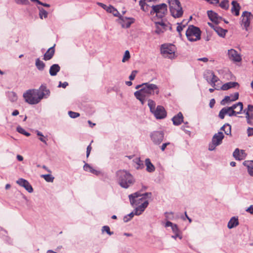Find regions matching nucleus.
Here are the masks:
<instances>
[{"mask_svg": "<svg viewBox=\"0 0 253 253\" xmlns=\"http://www.w3.org/2000/svg\"><path fill=\"white\" fill-rule=\"evenodd\" d=\"M151 195V193L141 194L138 192L129 195L131 205L133 206H137L135 209V213L136 215H140L147 207L149 199H150Z\"/></svg>", "mask_w": 253, "mask_h": 253, "instance_id": "obj_1", "label": "nucleus"}, {"mask_svg": "<svg viewBox=\"0 0 253 253\" xmlns=\"http://www.w3.org/2000/svg\"><path fill=\"white\" fill-rule=\"evenodd\" d=\"M140 89L135 91L134 93L135 97L139 100L143 105L147 97L150 96L158 95L160 92L159 87L155 84L149 83H143L136 86V89Z\"/></svg>", "mask_w": 253, "mask_h": 253, "instance_id": "obj_2", "label": "nucleus"}, {"mask_svg": "<svg viewBox=\"0 0 253 253\" xmlns=\"http://www.w3.org/2000/svg\"><path fill=\"white\" fill-rule=\"evenodd\" d=\"M49 90L44 86H41L40 90L29 89L23 94L26 102L30 104H37L45 96L49 95Z\"/></svg>", "mask_w": 253, "mask_h": 253, "instance_id": "obj_3", "label": "nucleus"}, {"mask_svg": "<svg viewBox=\"0 0 253 253\" xmlns=\"http://www.w3.org/2000/svg\"><path fill=\"white\" fill-rule=\"evenodd\" d=\"M116 180L120 186L127 189L135 183V178L128 171L124 169L118 170L116 173Z\"/></svg>", "mask_w": 253, "mask_h": 253, "instance_id": "obj_4", "label": "nucleus"}, {"mask_svg": "<svg viewBox=\"0 0 253 253\" xmlns=\"http://www.w3.org/2000/svg\"><path fill=\"white\" fill-rule=\"evenodd\" d=\"M169 10L171 15L174 18L181 17L183 13L179 0H169Z\"/></svg>", "mask_w": 253, "mask_h": 253, "instance_id": "obj_5", "label": "nucleus"}, {"mask_svg": "<svg viewBox=\"0 0 253 253\" xmlns=\"http://www.w3.org/2000/svg\"><path fill=\"white\" fill-rule=\"evenodd\" d=\"M201 32L200 29L193 25L189 26L186 32V36L190 42L199 40L201 38Z\"/></svg>", "mask_w": 253, "mask_h": 253, "instance_id": "obj_6", "label": "nucleus"}, {"mask_svg": "<svg viewBox=\"0 0 253 253\" xmlns=\"http://www.w3.org/2000/svg\"><path fill=\"white\" fill-rule=\"evenodd\" d=\"M175 46L172 44H163L161 46V53L165 57L173 59L175 57Z\"/></svg>", "mask_w": 253, "mask_h": 253, "instance_id": "obj_7", "label": "nucleus"}, {"mask_svg": "<svg viewBox=\"0 0 253 253\" xmlns=\"http://www.w3.org/2000/svg\"><path fill=\"white\" fill-rule=\"evenodd\" d=\"M205 78L215 90H219L220 85V81L219 78L216 76L211 71H208L205 74Z\"/></svg>", "mask_w": 253, "mask_h": 253, "instance_id": "obj_8", "label": "nucleus"}, {"mask_svg": "<svg viewBox=\"0 0 253 253\" xmlns=\"http://www.w3.org/2000/svg\"><path fill=\"white\" fill-rule=\"evenodd\" d=\"M167 13V5L165 3L155 5L151 10V15H155L159 18H162Z\"/></svg>", "mask_w": 253, "mask_h": 253, "instance_id": "obj_9", "label": "nucleus"}, {"mask_svg": "<svg viewBox=\"0 0 253 253\" xmlns=\"http://www.w3.org/2000/svg\"><path fill=\"white\" fill-rule=\"evenodd\" d=\"M224 134L221 132H218L213 136L211 142L209 145V150L210 151L214 150L215 148L222 143L224 138Z\"/></svg>", "mask_w": 253, "mask_h": 253, "instance_id": "obj_10", "label": "nucleus"}, {"mask_svg": "<svg viewBox=\"0 0 253 253\" xmlns=\"http://www.w3.org/2000/svg\"><path fill=\"white\" fill-rule=\"evenodd\" d=\"M253 18V16L250 12L245 11L242 13L241 15V25L244 26L246 31H248L251 20Z\"/></svg>", "mask_w": 253, "mask_h": 253, "instance_id": "obj_11", "label": "nucleus"}, {"mask_svg": "<svg viewBox=\"0 0 253 253\" xmlns=\"http://www.w3.org/2000/svg\"><path fill=\"white\" fill-rule=\"evenodd\" d=\"M118 17L119 19L117 20V21L123 28H129L135 21V19L133 18L125 17L121 14Z\"/></svg>", "mask_w": 253, "mask_h": 253, "instance_id": "obj_12", "label": "nucleus"}, {"mask_svg": "<svg viewBox=\"0 0 253 253\" xmlns=\"http://www.w3.org/2000/svg\"><path fill=\"white\" fill-rule=\"evenodd\" d=\"M151 140L156 145H160L163 140L164 133L162 131H154L150 134Z\"/></svg>", "mask_w": 253, "mask_h": 253, "instance_id": "obj_13", "label": "nucleus"}, {"mask_svg": "<svg viewBox=\"0 0 253 253\" xmlns=\"http://www.w3.org/2000/svg\"><path fill=\"white\" fill-rule=\"evenodd\" d=\"M153 0H140L139 1V5L141 8L144 11L149 12L151 13V10L153 6L155 5L153 4Z\"/></svg>", "mask_w": 253, "mask_h": 253, "instance_id": "obj_14", "label": "nucleus"}, {"mask_svg": "<svg viewBox=\"0 0 253 253\" xmlns=\"http://www.w3.org/2000/svg\"><path fill=\"white\" fill-rule=\"evenodd\" d=\"M155 27L156 30L155 32L156 34L158 35H160L165 32L168 28H170V27L169 26V24H167L163 22H155Z\"/></svg>", "mask_w": 253, "mask_h": 253, "instance_id": "obj_15", "label": "nucleus"}, {"mask_svg": "<svg viewBox=\"0 0 253 253\" xmlns=\"http://www.w3.org/2000/svg\"><path fill=\"white\" fill-rule=\"evenodd\" d=\"M152 113L157 119H163L167 116V112L162 106H158Z\"/></svg>", "mask_w": 253, "mask_h": 253, "instance_id": "obj_16", "label": "nucleus"}, {"mask_svg": "<svg viewBox=\"0 0 253 253\" xmlns=\"http://www.w3.org/2000/svg\"><path fill=\"white\" fill-rule=\"evenodd\" d=\"M225 115H227L230 117L236 116L237 115L235 113V111L232 110L230 108H228V107L223 108L220 111L218 116L221 119H223Z\"/></svg>", "mask_w": 253, "mask_h": 253, "instance_id": "obj_17", "label": "nucleus"}, {"mask_svg": "<svg viewBox=\"0 0 253 253\" xmlns=\"http://www.w3.org/2000/svg\"><path fill=\"white\" fill-rule=\"evenodd\" d=\"M228 55L229 58L234 62H240L242 60L241 55L234 49L228 50Z\"/></svg>", "mask_w": 253, "mask_h": 253, "instance_id": "obj_18", "label": "nucleus"}, {"mask_svg": "<svg viewBox=\"0 0 253 253\" xmlns=\"http://www.w3.org/2000/svg\"><path fill=\"white\" fill-rule=\"evenodd\" d=\"M16 183L20 186L24 187L28 192L32 193L33 191L32 186L26 179L19 178L16 181Z\"/></svg>", "mask_w": 253, "mask_h": 253, "instance_id": "obj_19", "label": "nucleus"}, {"mask_svg": "<svg viewBox=\"0 0 253 253\" xmlns=\"http://www.w3.org/2000/svg\"><path fill=\"white\" fill-rule=\"evenodd\" d=\"M208 15L210 19L214 24H217L222 20L221 17L211 10L208 11Z\"/></svg>", "mask_w": 253, "mask_h": 253, "instance_id": "obj_20", "label": "nucleus"}, {"mask_svg": "<svg viewBox=\"0 0 253 253\" xmlns=\"http://www.w3.org/2000/svg\"><path fill=\"white\" fill-rule=\"evenodd\" d=\"M233 156L236 160H242L244 159L246 157V154L244 150H240L237 148L233 152Z\"/></svg>", "mask_w": 253, "mask_h": 253, "instance_id": "obj_21", "label": "nucleus"}, {"mask_svg": "<svg viewBox=\"0 0 253 253\" xmlns=\"http://www.w3.org/2000/svg\"><path fill=\"white\" fill-rule=\"evenodd\" d=\"M232 7L231 11L232 13L234 14L235 16H238L240 14V10L241 9V6L237 1L233 0L231 2Z\"/></svg>", "mask_w": 253, "mask_h": 253, "instance_id": "obj_22", "label": "nucleus"}, {"mask_svg": "<svg viewBox=\"0 0 253 253\" xmlns=\"http://www.w3.org/2000/svg\"><path fill=\"white\" fill-rule=\"evenodd\" d=\"M228 107L230 108L232 110L235 111V113L238 115L241 113L243 109V105L242 102H238L237 103L233 105L232 106Z\"/></svg>", "mask_w": 253, "mask_h": 253, "instance_id": "obj_23", "label": "nucleus"}, {"mask_svg": "<svg viewBox=\"0 0 253 253\" xmlns=\"http://www.w3.org/2000/svg\"><path fill=\"white\" fill-rule=\"evenodd\" d=\"M172 122L173 125L175 126H178L183 121V115L181 112L178 113V114L172 118Z\"/></svg>", "mask_w": 253, "mask_h": 253, "instance_id": "obj_24", "label": "nucleus"}, {"mask_svg": "<svg viewBox=\"0 0 253 253\" xmlns=\"http://www.w3.org/2000/svg\"><path fill=\"white\" fill-rule=\"evenodd\" d=\"M243 165L247 167L249 174L253 176V161H245Z\"/></svg>", "mask_w": 253, "mask_h": 253, "instance_id": "obj_25", "label": "nucleus"}, {"mask_svg": "<svg viewBox=\"0 0 253 253\" xmlns=\"http://www.w3.org/2000/svg\"><path fill=\"white\" fill-rule=\"evenodd\" d=\"M54 46L55 45L49 48L46 52V53L44 54L43 59L44 60H49L52 58L55 52Z\"/></svg>", "mask_w": 253, "mask_h": 253, "instance_id": "obj_26", "label": "nucleus"}, {"mask_svg": "<svg viewBox=\"0 0 253 253\" xmlns=\"http://www.w3.org/2000/svg\"><path fill=\"white\" fill-rule=\"evenodd\" d=\"M236 85H238V83L230 82L224 84L221 87L219 86V89H220L223 90H226L229 88L235 87Z\"/></svg>", "mask_w": 253, "mask_h": 253, "instance_id": "obj_27", "label": "nucleus"}, {"mask_svg": "<svg viewBox=\"0 0 253 253\" xmlns=\"http://www.w3.org/2000/svg\"><path fill=\"white\" fill-rule=\"evenodd\" d=\"M60 70V67L58 64H54L52 65L49 69V74L51 76H56Z\"/></svg>", "mask_w": 253, "mask_h": 253, "instance_id": "obj_28", "label": "nucleus"}, {"mask_svg": "<svg viewBox=\"0 0 253 253\" xmlns=\"http://www.w3.org/2000/svg\"><path fill=\"white\" fill-rule=\"evenodd\" d=\"M145 165L146 167V170L149 172H152L155 171V168L154 166L151 162L149 158L146 159L145 161Z\"/></svg>", "mask_w": 253, "mask_h": 253, "instance_id": "obj_29", "label": "nucleus"}, {"mask_svg": "<svg viewBox=\"0 0 253 253\" xmlns=\"http://www.w3.org/2000/svg\"><path fill=\"white\" fill-rule=\"evenodd\" d=\"M239 224L238 219L235 217H232L228 223L227 227L229 229H232L236 227Z\"/></svg>", "mask_w": 253, "mask_h": 253, "instance_id": "obj_30", "label": "nucleus"}, {"mask_svg": "<svg viewBox=\"0 0 253 253\" xmlns=\"http://www.w3.org/2000/svg\"><path fill=\"white\" fill-rule=\"evenodd\" d=\"M165 226L166 227H171L172 231L174 234H177V233L181 232L179 229H178L177 225L175 224L172 223L170 221H168L166 223Z\"/></svg>", "mask_w": 253, "mask_h": 253, "instance_id": "obj_31", "label": "nucleus"}, {"mask_svg": "<svg viewBox=\"0 0 253 253\" xmlns=\"http://www.w3.org/2000/svg\"><path fill=\"white\" fill-rule=\"evenodd\" d=\"M133 163L134 164V167L137 169H142L144 167L143 163L141 161L140 158L136 157L133 159Z\"/></svg>", "mask_w": 253, "mask_h": 253, "instance_id": "obj_32", "label": "nucleus"}, {"mask_svg": "<svg viewBox=\"0 0 253 253\" xmlns=\"http://www.w3.org/2000/svg\"><path fill=\"white\" fill-rule=\"evenodd\" d=\"M84 170L86 171H89L90 172L97 175L100 173V171L94 169L92 167H91L89 165L87 164H85L84 165Z\"/></svg>", "mask_w": 253, "mask_h": 253, "instance_id": "obj_33", "label": "nucleus"}, {"mask_svg": "<svg viewBox=\"0 0 253 253\" xmlns=\"http://www.w3.org/2000/svg\"><path fill=\"white\" fill-rule=\"evenodd\" d=\"M215 32L221 37H224L227 31L224 30L217 25L214 30Z\"/></svg>", "mask_w": 253, "mask_h": 253, "instance_id": "obj_34", "label": "nucleus"}, {"mask_svg": "<svg viewBox=\"0 0 253 253\" xmlns=\"http://www.w3.org/2000/svg\"><path fill=\"white\" fill-rule=\"evenodd\" d=\"M7 96L11 102H15L17 100V96L14 92H7Z\"/></svg>", "mask_w": 253, "mask_h": 253, "instance_id": "obj_35", "label": "nucleus"}, {"mask_svg": "<svg viewBox=\"0 0 253 253\" xmlns=\"http://www.w3.org/2000/svg\"><path fill=\"white\" fill-rule=\"evenodd\" d=\"M107 11L108 12L112 13L114 16L116 17H119L120 15V13L119 12V11L112 5L108 6Z\"/></svg>", "mask_w": 253, "mask_h": 253, "instance_id": "obj_36", "label": "nucleus"}, {"mask_svg": "<svg viewBox=\"0 0 253 253\" xmlns=\"http://www.w3.org/2000/svg\"><path fill=\"white\" fill-rule=\"evenodd\" d=\"M36 66L40 71H42L45 67V64L39 58H37L36 60Z\"/></svg>", "mask_w": 253, "mask_h": 253, "instance_id": "obj_37", "label": "nucleus"}, {"mask_svg": "<svg viewBox=\"0 0 253 253\" xmlns=\"http://www.w3.org/2000/svg\"><path fill=\"white\" fill-rule=\"evenodd\" d=\"M246 118L247 123L250 125L253 126V114H250L248 112V111H247L246 112Z\"/></svg>", "mask_w": 253, "mask_h": 253, "instance_id": "obj_38", "label": "nucleus"}, {"mask_svg": "<svg viewBox=\"0 0 253 253\" xmlns=\"http://www.w3.org/2000/svg\"><path fill=\"white\" fill-rule=\"evenodd\" d=\"M221 129L223 130L226 135L231 134V126L229 124H225L221 127Z\"/></svg>", "mask_w": 253, "mask_h": 253, "instance_id": "obj_39", "label": "nucleus"}, {"mask_svg": "<svg viewBox=\"0 0 253 253\" xmlns=\"http://www.w3.org/2000/svg\"><path fill=\"white\" fill-rule=\"evenodd\" d=\"M38 9L40 11L39 16L40 18L42 19L43 18H45L47 17L48 13L43 8L38 7Z\"/></svg>", "mask_w": 253, "mask_h": 253, "instance_id": "obj_40", "label": "nucleus"}, {"mask_svg": "<svg viewBox=\"0 0 253 253\" xmlns=\"http://www.w3.org/2000/svg\"><path fill=\"white\" fill-rule=\"evenodd\" d=\"M36 133L38 136H40L39 140L44 144H46V141L47 140V138L46 136H44L43 134L40 131L37 130Z\"/></svg>", "mask_w": 253, "mask_h": 253, "instance_id": "obj_41", "label": "nucleus"}, {"mask_svg": "<svg viewBox=\"0 0 253 253\" xmlns=\"http://www.w3.org/2000/svg\"><path fill=\"white\" fill-rule=\"evenodd\" d=\"M187 24V22L186 21H183L182 22L180 23H178V26L177 27V31L179 33H180L183 30V29L185 27V25Z\"/></svg>", "mask_w": 253, "mask_h": 253, "instance_id": "obj_42", "label": "nucleus"}, {"mask_svg": "<svg viewBox=\"0 0 253 253\" xmlns=\"http://www.w3.org/2000/svg\"><path fill=\"white\" fill-rule=\"evenodd\" d=\"M148 105L150 108L151 112L152 113V112L155 109V102L151 99H149L148 100Z\"/></svg>", "mask_w": 253, "mask_h": 253, "instance_id": "obj_43", "label": "nucleus"}, {"mask_svg": "<svg viewBox=\"0 0 253 253\" xmlns=\"http://www.w3.org/2000/svg\"><path fill=\"white\" fill-rule=\"evenodd\" d=\"M16 130L19 133L25 135L26 136H29L30 135V133L26 131L25 130L20 126H18L16 128Z\"/></svg>", "mask_w": 253, "mask_h": 253, "instance_id": "obj_44", "label": "nucleus"}, {"mask_svg": "<svg viewBox=\"0 0 253 253\" xmlns=\"http://www.w3.org/2000/svg\"><path fill=\"white\" fill-rule=\"evenodd\" d=\"M219 6L223 9H227L229 7V1L228 0H223L219 4Z\"/></svg>", "mask_w": 253, "mask_h": 253, "instance_id": "obj_45", "label": "nucleus"}, {"mask_svg": "<svg viewBox=\"0 0 253 253\" xmlns=\"http://www.w3.org/2000/svg\"><path fill=\"white\" fill-rule=\"evenodd\" d=\"M42 177H43L45 180L47 182H53L54 179V177H53L50 174H43L41 176Z\"/></svg>", "mask_w": 253, "mask_h": 253, "instance_id": "obj_46", "label": "nucleus"}, {"mask_svg": "<svg viewBox=\"0 0 253 253\" xmlns=\"http://www.w3.org/2000/svg\"><path fill=\"white\" fill-rule=\"evenodd\" d=\"M130 57V53L128 50H126L125 52V54L124 55V57L122 59L123 62H125L128 61Z\"/></svg>", "mask_w": 253, "mask_h": 253, "instance_id": "obj_47", "label": "nucleus"}, {"mask_svg": "<svg viewBox=\"0 0 253 253\" xmlns=\"http://www.w3.org/2000/svg\"><path fill=\"white\" fill-rule=\"evenodd\" d=\"M134 215H136L134 212H131L129 214L125 216L124 218V220L125 222H128L134 216Z\"/></svg>", "mask_w": 253, "mask_h": 253, "instance_id": "obj_48", "label": "nucleus"}, {"mask_svg": "<svg viewBox=\"0 0 253 253\" xmlns=\"http://www.w3.org/2000/svg\"><path fill=\"white\" fill-rule=\"evenodd\" d=\"M68 114L69 116L72 118H76L79 117L80 115L79 113L74 112L71 111L68 112Z\"/></svg>", "mask_w": 253, "mask_h": 253, "instance_id": "obj_49", "label": "nucleus"}, {"mask_svg": "<svg viewBox=\"0 0 253 253\" xmlns=\"http://www.w3.org/2000/svg\"><path fill=\"white\" fill-rule=\"evenodd\" d=\"M232 102L231 100V96H226L221 101V104L223 105H225L226 103Z\"/></svg>", "mask_w": 253, "mask_h": 253, "instance_id": "obj_50", "label": "nucleus"}, {"mask_svg": "<svg viewBox=\"0 0 253 253\" xmlns=\"http://www.w3.org/2000/svg\"><path fill=\"white\" fill-rule=\"evenodd\" d=\"M102 232H106L109 235H111L113 234V232H111L110 228L108 226H104L102 229Z\"/></svg>", "mask_w": 253, "mask_h": 253, "instance_id": "obj_51", "label": "nucleus"}, {"mask_svg": "<svg viewBox=\"0 0 253 253\" xmlns=\"http://www.w3.org/2000/svg\"><path fill=\"white\" fill-rule=\"evenodd\" d=\"M230 96H231V101H235V100H237L239 98V93L235 92L233 94H231Z\"/></svg>", "mask_w": 253, "mask_h": 253, "instance_id": "obj_52", "label": "nucleus"}, {"mask_svg": "<svg viewBox=\"0 0 253 253\" xmlns=\"http://www.w3.org/2000/svg\"><path fill=\"white\" fill-rule=\"evenodd\" d=\"M15 1L18 4H27L29 3L28 0H15Z\"/></svg>", "mask_w": 253, "mask_h": 253, "instance_id": "obj_53", "label": "nucleus"}, {"mask_svg": "<svg viewBox=\"0 0 253 253\" xmlns=\"http://www.w3.org/2000/svg\"><path fill=\"white\" fill-rule=\"evenodd\" d=\"M171 237L172 238L174 239L175 240H176L177 238H178L179 239L181 240L182 238V235L181 232H179V233H177V234L176 233L174 234V235H172L171 236Z\"/></svg>", "mask_w": 253, "mask_h": 253, "instance_id": "obj_54", "label": "nucleus"}, {"mask_svg": "<svg viewBox=\"0 0 253 253\" xmlns=\"http://www.w3.org/2000/svg\"><path fill=\"white\" fill-rule=\"evenodd\" d=\"M137 71L136 70H134L133 71L131 74L130 75L129 77V79L130 80H133L136 76V75L137 74Z\"/></svg>", "mask_w": 253, "mask_h": 253, "instance_id": "obj_55", "label": "nucleus"}, {"mask_svg": "<svg viewBox=\"0 0 253 253\" xmlns=\"http://www.w3.org/2000/svg\"><path fill=\"white\" fill-rule=\"evenodd\" d=\"M246 211L250 213L251 214L253 215V205H251L249 207L246 209Z\"/></svg>", "mask_w": 253, "mask_h": 253, "instance_id": "obj_56", "label": "nucleus"}, {"mask_svg": "<svg viewBox=\"0 0 253 253\" xmlns=\"http://www.w3.org/2000/svg\"><path fill=\"white\" fill-rule=\"evenodd\" d=\"M247 131L248 136H251L253 135V127H248Z\"/></svg>", "mask_w": 253, "mask_h": 253, "instance_id": "obj_57", "label": "nucleus"}, {"mask_svg": "<svg viewBox=\"0 0 253 253\" xmlns=\"http://www.w3.org/2000/svg\"><path fill=\"white\" fill-rule=\"evenodd\" d=\"M97 4L99 6H100V7H101L102 8H103V9H105L106 11H107V8H108V6H107L106 5H105V4H103L101 2H97Z\"/></svg>", "mask_w": 253, "mask_h": 253, "instance_id": "obj_58", "label": "nucleus"}, {"mask_svg": "<svg viewBox=\"0 0 253 253\" xmlns=\"http://www.w3.org/2000/svg\"><path fill=\"white\" fill-rule=\"evenodd\" d=\"M68 85V84L67 82H64L63 83H62L61 82H59V84L58 85V87H63L65 88L67 85Z\"/></svg>", "mask_w": 253, "mask_h": 253, "instance_id": "obj_59", "label": "nucleus"}, {"mask_svg": "<svg viewBox=\"0 0 253 253\" xmlns=\"http://www.w3.org/2000/svg\"><path fill=\"white\" fill-rule=\"evenodd\" d=\"M91 144L89 145L86 148V157H88L91 150Z\"/></svg>", "mask_w": 253, "mask_h": 253, "instance_id": "obj_60", "label": "nucleus"}, {"mask_svg": "<svg viewBox=\"0 0 253 253\" xmlns=\"http://www.w3.org/2000/svg\"><path fill=\"white\" fill-rule=\"evenodd\" d=\"M169 144H170V143H169V142H167V143H163V144H162V145L161 146V150H162V151H164L165 150V149H166V147H167L168 145H169Z\"/></svg>", "mask_w": 253, "mask_h": 253, "instance_id": "obj_61", "label": "nucleus"}, {"mask_svg": "<svg viewBox=\"0 0 253 253\" xmlns=\"http://www.w3.org/2000/svg\"><path fill=\"white\" fill-rule=\"evenodd\" d=\"M247 111H248V112L249 111H253V106L252 105H248V109L245 110L244 112L246 113Z\"/></svg>", "mask_w": 253, "mask_h": 253, "instance_id": "obj_62", "label": "nucleus"}, {"mask_svg": "<svg viewBox=\"0 0 253 253\" xmlns=\"http://www.w3.org/2000/svg\"><path fill=\"white\" fill-rule=\"evenodd\" d=\"M215 103V101L214 99H211V100H210V106L211 108H212L213 106H214V104Z\"/></svg>", "mask_w": 253, "mask_h": 253, "instance_id": "obj_63", "label": "nucleus"}, {"mask_svg": "<svg viewBox=\"0 0 253 253\" xmlns=\"http://www.w3.org/2000/svg\"><path fill=\"white\" fill-rule=\"evenodd\" d=\"M208 25L212 28L213 30H214L215 27L217 26V24H214V23H211L210 22L208 23Z\"/></svg>", "mask_w": 253, "mask_h": 253, "instance_id": "obj_64", "label": "nucleus"}]
</instances>
